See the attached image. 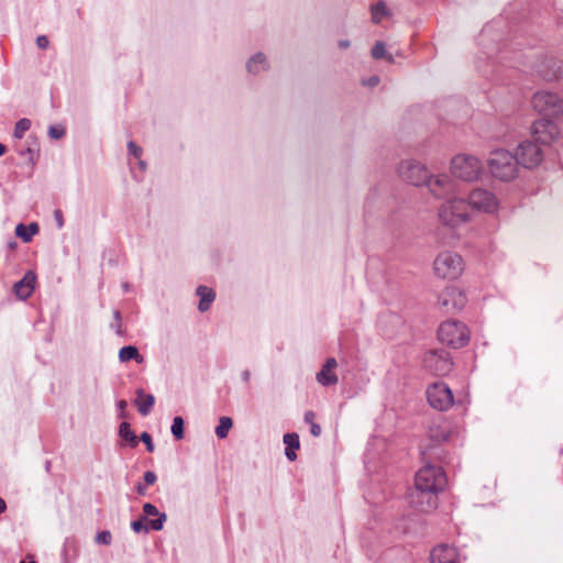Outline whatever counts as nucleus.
Instances as JSON below:
<instances>
[{"instance_id":"29","label":"nucleus","mask_w":563,"mask_h":563,"mask_svg":"<svg viewBox=\"0 0 563 563\" xmlns=\"http://www.w3.org/2000/svg\"><path fill=\"white\" fill-rule=\"evenodd\" d=\"M232 426H233V421L230 417H221L219 420V424L216 428L217 437L219 439L227 438Z\"/></svg>"},{"instance_id":"39","label":"nucleus","mask_w":563,"mask_h":563,"mask_svg":"<svg viewBox=\"0 0 563 563\" xmlns=\"http://www.w3.org/2000/svg\"><path fill=\"white\" fill-rule=\"evenodd\" d=\"M128 151H129V154L133 155L136 158H139L143 152L142 148L139 145H136V143L133 141H130L128 143Z\"/></svg>"},{"instance_id":"5","label":"nucleus","mask_w":563,"mask_h":563,"mask_svg":"<svg viewBox=\"0 0 563 563\" xmlns=\"http://www.w3.org/2000/svg\"><path fill=\"white\" fill-rule=\"evenodd\" d=\"M438 338L443 344L459 349L468 343L470 332L464 323L448 320L439 327Z\"/></svg>"},{"instance_id":"18","label":"nucleus","mask_w":563,"mask_h":563,"mask_svg":"<svg viewBox=\"0 0 563 563\" xmlns=\"http://www.w3.org/2000/svg\"><path fill=\"white\" fill-rule=\"evenodd\" d=\"M268 69L269 62L267 56L262 52L255 53L246 62V70L253 76H257L264 71H267Z\"/></svg>"},{"instance_id":"54","label":"nucleus","mask_w":563,"mask_h":563,"mask_svg":"<svg viewBox=\"0 0 563 563\" xmlns=\"http://www.w3.org/2000/svg\"><path fill=\"white\" fill-rule=\"evenodd\" d=\"M140 167L143 169L145 168V163L143 161L140 162Z\"/></svg>"},{"instance_id":"22","label":"nucleus","mask_w":563,"mask_h":563,"mask_svg":"<svg viewBox=\"0 0 563 563\" xmlns=\"http://www.w3.org/2000/svg\"><path fill=\"white\" fill-rule=\"evenodd\" d=\"M196 292L200 297V301L198 305L199 311L205 312L209 310L211 303L216 298V292L207 286H199Z\"/></svg>"},{"instance_id":"44","label":"nucleus","mask_w":563,"mask_h":563,"mask_svg":"<svg viewBox=\"0 0 563 563\" xmlns=\"http://www.w3.org/2000/svg\"><path fill=\"white\" fill-rule=\"evenodd\" d=\"M379 77L374 75V76H371L369 78L367 79H363L362 80V84L364 86H368V87H376L378 84H379Z\"/></svg>"},{"instance_id":"47","label":"nucleus","mask_w":563,"mask_h":563,"mask_svg":"<svg viewBox=\"0 0 563 563\" xmlns=\"http://www.w3.org/2000/svg\"><path fill=\"white\" fill-rule=\"evenodd\" d=\"M135 489H136L137 494L141 495V496L146 494V486L143 485L142 483H137L135 485Z\"/></svg>"},{"instance_id":"42","label":"nucleus","mask_w":563,"mask_h":563,"mask_svg":"<svg viewBox=\"0 0 563 563\" xmlns=\"http://www.w3.org/2000/svg\"><path fill=\"white\" fill-rule=\"evenodd\" d=\"M157 481V476L153 471H146L144 473V482L146 485H153Z\"/></svg>"},{"instance_id":"23","label":"nucleus","mask_w":563,"mask_h":563,"mask_svg":"<svg viewBox=\"0 0 563 563\" xmlns=\"http://www.w3.org/2000/svg\"><path fill=\"white\" fill-rule=\"evenodd\" d=\"M119 360L122 363L134 360L136 363L141 364L144 361V357L140 354L139 350L135 346L128 345L120 349Z\"/></svg>"},{"instance_id":"6","label":"nucleus","mask_w":563,"mask_h":563,"mask_svg":"<svg viewBox=\"0 0 563 563\" xmlns=\"http://www.w3.org/2000/svg\"><path fill=\"white\" fill-rule=\"evenodd\" d=\"M452 174L465 181L476 180L483 172L481 161L468 154H457L451 161Z\"/></svg>"},{"instance_id":"38","label":"nucleus","mask_w":563,"mask_h":563,"mask_svg":"<svg viewBox=\"0 0 563 563\" xmlns=\"http://www.w3.org/2000/svg\"><path fill=\"white\" fill-rule=\"evenodd\" d=\"M113 318H114V323L111 325V328L115 331L117 334L121 335L122 334L121 313L119 310L113 311Z\"/></svg>"},{"instance_id":"21","label":"nucleus","mask_w":563,"mask_h":563,"mask_svg":"<svg viewBox=\"0 0 563 563\" xmlns=\"http://www.w3.org/2000/svg\"><path fill=\"white\" fill-rule=\"evenodd\" d=\"M283 442L286 445L285 455L289 461L297 459L296 450L300 448L299 435L295 432L286 433L283 437Z\"/></svg>"},{"instance_id":"45","label":"nucleus","mask_w":563,"mask_h":563,"mask_svg":"<svg viewBox=\"0 0 563 563\" xmlns=\"http://www.w3.org/2000/svg\"><path fill=\"white\" fill-rule=\"evenodd\" d=\"M338 366V363H336V360L333 358V357H330L325 361V363L323 364L322 368L327 369V371H331V372H334V368Z\"/></svg>"},{"instance_id":"26","label":"nucleus","mask_w":563,"mask_h":563,"mask_svg":"<svg viewBox=\"0 0 563 563\" xmlns=\"http://www.w3.org/2000/svg\"><path fill=\"white\" fill-rule=\"evenodd\" d=\"M119 435L126 441L130 446L134 448L137 445V438L135 433L132 431L129 422H122L119 427Z\"/></svg>"},{"instance_id":"15","label":"nucleus","mask_w":563,"mask_h":563,"mask_svg":"<svg viewBox=\"0 0 563 563\" xmlns=\"http://www.w3.org/2000/svg\"><path fill=\"white\" fill-rule=\"evenodd\" d=\"M532 136L540 144H550L559 135L558 125L548 118H542L532 124Z\"/></svg>"},{"instance_id":"43","label":"nucleus","mask_w":563,"mask_h":563,"mask_svg":"<svg viewBox=\"0 0 563 563\" xmlns=\"http://www.w3.org/2000/svg\"><path fill=\"white\" fill-rule=\"evenodd\" d=\"M36 45H37V47H38V48H41V49H45V48H47V47H48V45H49V41H48L47 36H45V35H38V36L36 37Z\"/></svg>"},{"instance_id":"50","label":"nucleus","mask_w":563,"mask_h":563,"mask_svg":"<svg viewBox=\"0 0 563 563\" xmlns=\"http://www.w3.org/2000/svg\"><path fill=\"white\" fill-rule=\"evenodd\" d=\"M7 508L5 501L0 498V514L3 512Z\"/></svg>"},{"instance_id":"55","label":"nucleus","mask_w":563,"mask_h":563,"mask_svg":"<svg viewBox=\"0 0 563 563\" xmlns=\"http://www.w3.org/2000/svg\"><path fill=\"white\" fill-rule=\"evenodd\" d=\"M20 563H36V562L35 561H31V562L21 561Z\"/></svg>"},{"instance_id":"40","label":"nucleus","mask_w":563,"mask_h":563,"mask_svg":"<svg viewBox=\"0 0 563 563\" xmlns=\"http://www.w3.org/2000/svg\"><path fill=\"white\" fill-rule=\"evenodd\" d=\"M140 439L146 445V450L148 452H153L154 451V444H153L152 437H151L150 433L143 432L141 434Z\"/></svg>"},{"instance_id":"20","label":"nucleus","mask_w":563,"mask_h":563,"mask_svg":"<svg viewBox=\"0 0 563 563\" xmlns=\"http://www.w3.org/2000/svg\"><path fill=\"white\" fill-rule=\"evenodd\" d=\"M134 402L140 415L145 417L151 412L152 407L155 404V397L152 394H146L142 388H139L136 390V398Z\"/></svg>"},{"instance_id":"53","label":"nucleus","mask_w":563,"mask_h":563,"mask_svg":"<svg viewBox=\"0 0 563 563\" xmlns=\"http://www.w3.org/2000/svg\"><path fill=\"white\" fill-rule=\"evenodd\" d=\"M421 453H422L423 459H427V456H428V454H429V453H428V451H427V450H424V451H422Z\"/></svg>"},{"instance_id":"51","label":"nucleus","mask_w":563,"mask_h":563,"mask_svg":"<svg viewBox=\"0 0 563 563\" xmlns=\"http://www.w3.org/2000/svg\"><path fill=\"white\" fill-rule=\"evenodd\" d=\"M122 289L124 292H128L130 290V284L129 283H123L122 284Z\"/></svg>"},{"instance_id":"48","label":"nucleus","mask_w":563,"mask_h":563,"mask_svg":"<svg viewBox=\"0 0 563 563\" xmlns=\"http://www.w3.org/2000/svg\"><path fill=\"white\" fill-rule=\"evenodd\" d=\"M338 46L341 48V49H346L351 46V42L349 40H340L338 42Z\"/></svg>"},{"instance_id":"3","label":"nucleus","mask_w":563,"mask_h":563,"mask_svg":"<svg viewBox=\"0 0 563 563\" xmlns=\"http://www.w3.org/2000/svg\"><path fill=\"white\" fill-rule=\"evenodd\" d=\"M490 174L503 181H509L516 177L519 162L516 156L506 150L492 152L487 162Z\"/></svg>"},{"instance_id":"36","label":"nucleus","mask_w":563,"mask_h":563,"mask_svg":"<svg viewBox=\"0 0 563 563\" xmlns=\"http://www.w3.org/2000/svg\"><path fill=\"white\" fill-rule=\"evenodd\" d=\"M111 540H112V536H111L110 531H108V530L101 531V532L97 533V536H96V542L99 544L109 545L111 543Z\"/></svg>"},{"instance_id":"46","label":"nucleus","mask_w":563,"mask_h":563,"mask_svg":"<svg viewBox=\"0 0 563 563\" xmlns=\"http://www.w3.org/2000/svg\"><path fill=\"white\" fill-rule=\"evenodd\" d=\"M126 406H128V402L123 399L119 400L117 402V407H118L119 411L121 412V416H124Z\"/></svg>"},{"instance_id":"19","label":"nucleus","mask_w":563,"mask_h":563,"mask_svg":"<svg viewBox=\"0 0 563 563\" xmlns=\"http://www.w3.org/2000/svg\"><path fill=\"white\" fill-rule=\"evenodd\" d=\"M143 512H144V517L146 518L147 516H157L156 519H153V520H150L148 521V526L152 530L154 531H159L163 529L164 527V523L165 521L167 520V516L165 512H159L157 507L154 506L153 504L151 503H146L143 505Z\"/></svg>"},{"instance_id":"34","label":"nucleus","mask_w":563,"mask_h":563,"mask_svg":"<svg viewBox=\"0 0 563 563\" xmlns=\"http://www.w3.org/2000/svg\"><path fill=\"white\" fill-rule=\"evenodd\" d=\"M145 520H146L145 517H141L139 520L132 521L131 522V529L135 533H147L148 532V527L144 523Z\"/></svg>"},{"instance_id":"52","label":"nucleus","mask_w":563,"mask_h":563,"mask_svg":"<svg viewBox=\"0 0 563 563\" xmlns=\"http://www.w3.org/2000/svg\"><path fill=\"white\" fill-rule=\"evenodd\" d=\"M4 152H5V146L2 143H0V156H2L4 154Z\"/></svg>"},{"instance_id":"2","label":"nucleus","mask_w":563,"mask_h":563,"mask_svg":"<svg viewBox=\"0 0 563 563\" xmlns=\"http://www.w3.org/2000/svg\"><path fill=\"white\" fill-rule=\"evenodd\" d=\"M440 222L451 229L459 228L471 219L470 203L466 199L453 196L448 198L439 208Z\"/></svg>"},{"instance_id":"9","label":"nucleus","mask_w":563,"mask_h":563,"mask_svg":"<svg viewBox=\"0 0 563 563\" xmlns=\"http://www.w3.org/2000/svg\"><path fill=\"white\" fill-rule=\"evenodd\" d=\"M430 406L439 411L448 410L454 404L452 390L444 383H434L427 389Z\"/></svg>"},{"instance_id":"41","label":"nucleus","mask_w":563,"mask_h":563,"mask_svg":"<svg viewBox=\"0 0 563 563\" xmlns=\"http://www.w3.org/2000/svg\"><path fill=\"white\" fill-rule=\"evenodd\" d=\"M54 219L56 222V227L58 229H62L64 227L65 222H64V216H63V212L60 209L54 210Z\"/></svg>"},{"instance_id":"8","label":"nucleus","mask_w":563,"mask_h":563,"mask_svg":"<svg viewBox=\"0 0 563 563\" xmlns=\"http://www.w3.org/2000/svg\"><path fill=\"white\" fill-rule=\"evenodd\" d=\"M426 369L438 376L449 374L453 368L451 355L445 350H430L423 356Z\"/></svg>"},{"instance_id":"31","label":"nucleus","mask_w":563,"mask_h":563,"mask_svg":"<svg viewBox=\"0 0 563 563\" xmlns=\"http://www.w3.org/2000/svg\"><path fill=\"white\" fill-rule=\"evenodd\" d=\"M170 431L176 440L184 438V419L181 417L177 416L173 419Z\"/></svg>"},{"instance_id":"11","label":"nucleus","mask_w":563,"mask_h":563,"mask_svg":"<svg viewBox=\"0 0 563 563\" xmlns=\"http://www.w3.org/2000/svg\"><path fill=\"white\" fill-rule=\"evenodd\" d=\"M466 201L470 203L471 214L473 210L493 213L498 208V199L496 196L493 192L482 188L474 189L470 194Z\"/></svg>"},{"instance_id":"27","label":"nucleus","mask_w":563,"mask_h":563,"mask_svg":"<svg viewBox=\"0 0 563 563\" xmlns=\"http://www.w3.org/2000/svg\"><path fill=\"white\" fill-rule=\"evenodd\" d=\"M430 440L434 444H439L448 439V431L441 426H432L428 431Z\"/></svg>"},{"instance_id":"10","label":"nucleus","mask_w":563,"mask_h":563,"mask_svg":"<svg viewBox=\"0 0 563 563\" xmlns=\"http://www.w3.org/2000/svg\"><path fill=\"white\" fill-rule=\"evenodd\" d=\"M398 173L400 177L413 186H423L429 179L428 168L413 159H407L399 164Z\"/></svg>"},{"instance_id":"49","label":"nucleus","mask_w":563,"mask_h":563,"mask_svg":"<svg viewBox=\"0 0 563 563\" xmlns=\"http://www.w3.org/2000/svg\"><path fill=\"white\" fill-rule=\"evenodd\" d=\"M241 377H242L243 382L249 383L250 378H251L250 371L249 369L243 371L241 374Z\"/></svg>"},{"instance_id":"16","label":"nucleus","mask_w":563,"mask_h":563,"mask_svg":"<svg viewBox=\"0 0 563 563\" xmlns=\"http://www.w3.org/2000/svg\"><path fill=\"white\" fill-rule=\"evenodd\" d=\"M431 563H460L457 550L448 544L435 547L430 554Z\"/></svg>"},{"instance_id":"13","label":"nucleus","mask_w":563,"mask_h":563,"mask_svg":"<svg viewBox=\"0 0 563 563\" xmlns=\"http://www.w3.org/2000/svg\"><path fill=\"white\" fill-rule=\"evenodd\" d=\"M516 157L519 165L526 168H533L542 162L543 154L537 143L525 141L518 145Z\"/></svg>"},{"instance_id":"35","label":"nucleus","mask_w":563,"mask_h":563,"mask_svg":"<svg viewBox=\"0 0 563 563\" xmlns=\"http://www.w3.org/2000/svg\"><path fill=\"white\" fill-rule=\"evenodd\" d=\"M20 154L22 156L26 155L29 161L32 164H35V162H36V159L38 157V151L35 147L31 146V145H29L25 150L21 151Z\"/></svg>"},{"instance_id":"4","label":"nucleus","mask_w":563,"mask_h":563,"mask_svg":"<svg viewBox=\"0 0 563 563\" xmlns=\"http://www.w3.org/2000/svg\"><path fill=\"white\" fill-rule=\"evenodd\" d=\"M433 269L439 278L456 279L464 271V262L460 254L452 251H444L435 257Z\"/></svg>"},{"instance_id":"33","label":"nucleus","mask_w":563,"mask_h":563,"mask_svg":"<svg viewBox=\"0 0 563 563\" xmlns=\"http://www.w3.org/2000/svg\"><path fill=\"white\" fill-rule=\"evenodd\" d=\"M372 57L374 59H380V58H384L386 57V47H385V44L383 42H376L375 45L373 46L372 48Z\"/></svg>"},{"instance_id":"1","label":"nucleus","mask_w":563,"mask_h":563,"mask_svg":"<svg viewBox=\"0 0 563 563\" xmlns=\"http://www.w3.org/2000/svg\"><path fill=\"white\" fill-rule=\"evenodd\" d=\"M416 497L427 496V504L418 506L421 511H429L437 507V494L446 486V476L442 467L426 463L416 474Z\"/></svg>"},{"instance_id":"7","label":"nucleus","mask_w":563,"mask_h":563,"mask_svg":"<svg viewBox=\"0 0 563 563\" xmlns=\"http://www.w3.org/2000/svg\"><path fill=\"white\" fill-rule=\"evenodd\" d=\"M531 104L538 113L545 118H556L563 113V100L551 91H537L531 99Z\"/></svg>"},{"instance_id":"24","label":"nucleus","mask_w":563,"mask_h":563,"mask_svg":"<svg viewBox=\"0 0 563 563\" xmlns=\"http://www.w3.org/2000/svg\"><path fill=\"white\" fill-rule=\"evenodd\" d=\"M37 232H38V224L35 222H32L29 225L19 223L15 227L16 236L22 239L24 242H30L32 240L33 235H35Z\"/></svg>"},{"instance_id":"14","label":"nucleus","mask_w":563,"mask_h":563,"mask_svg":"<svg viewBox=\"0 0 563 563\" xmlns=\"http://www.w3.org/2000/svg\"><path fill=\"white\" fill-rule=\"evenodd\" d=\"M467 302L465 294L457 287H446L439 296L438 303L445 312L462 310Z\"/></svg>"},{"instance_id":"12","label":"nucleus","mask_w":563,"mask_h":563,"mask_svg":"<svg viewBox=\"0 0 563 563\" xmlns=\"http://www.w3.org/2000/svg\"><path fill=\"white\" fill-rule=\"evenodd\" d=\"M424 186H427L430 192L438 199L446 200L455 196V183L449 175L442 174L433 177L429 173V179L424 183Z\"/></svg>"},{"instance_id":"56","label":"nucleus","mask_w":563,"mask_h":563,"mask_svg":"<svg viewBox=\"0 0 563 563\" xmlns=\"http://www.w3.org/2000/svg\"><path fill=\"white\" fill-rule=\"evenodd\" d=\"M387 58L389 62H393V57L390 55Z\"/></svg>"},{"instance_id":"25","label":"nucleus","mask_w":563,"mask_h":563,"mask_svg":"<svg viewBox=\"0 0 563 563\" xmlns=\"http://www.w3.org/2000/svg\"><path fill=\"white\" fill-rule=\"evenodd\" d=\"M371 14L373 23L379 24L390 12L384 1H378L376 4L371 5Z\"/></svg>"},{"instance_id":"30","label":"nucleus","mask_w":563,"mask_h":563,"mask_svg":"<svg viewBox=\"0 0 563 563\" xmlns=\"http://www.w3.org/2000/svg\"><path fill=\"white\" fill-rule=\"evenodd\" d=\"M316 413L311 410L305 412L303 421L310 426V433L313 437H319L321 434V427L314 421Z\"/></svg>"},{"instance_id":"32","label":"nucleus","mask_w":563,"mask_h":563,"mask_svg":"<svg viewBox=\"0 0 563 563\" xmlns=\"http://www.w3.org/2000/svg\"><path fill=\"white\" fill-rule=\"evenodd\" d=\"M31 128V121L26 118L20 119L14 126L13 136L22 139L24 133Z\"/></svg>"},{"instance_id":"28","label":"nucleus","mask_w":563,"mask_h":563,"mask_svg":"<svg viewBox=\"0 0 563 563\" xmlns=\"http://www.w3.org/2000/svg\"><path fill=\"white\" fill-rule=\"evenodd\" d=\"M317 382L322 386H331L338 383V376L334 372L321 368L317 374Z\"/></svg>"},{"instance_id":"17","label":"nucleus","mask_w":563,"mask_h":563,"mask_svg":"<svg viewBox=\"0 0 563 563\" xmlns=\"http://www.w3.org/2000/svg\"><path fill=\"white\" fill-rule=\"evenodd\" d=\"M35 283L36 275L32 271H29L22 279L14 284L13 291L19 299L25 300L33 294Z\"/></svg>"},{"instance_id":"37","label":"nucleus","mask_w":563,"mask_h":563,"mask_svg":"<svg viewBox=\"0 0 563 563\" xmlns=\"http://www.w3.org/2000/svg\"><path fill=\"white\" fill-rule=\"evenodd\" d=\"M48 135L54 140H58L65 135V129L62 126L51 125L48 128Z\"/></svg>"}]
</instances>
